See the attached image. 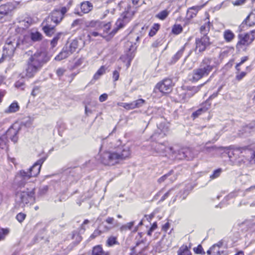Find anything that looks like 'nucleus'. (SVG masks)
<instances>
[{
    "instance_id": "nucleus-1",
    "label": "nucleus",
    "mask_w": 255,
    "mask_h": 255,
    "mask_svg": "<svg viewBox=\"0 0 255 255\" xmlns=\"http://www.w3.org/2000/svg\"><path fill=\"white\" fill-rule=\"evenodd\" d=\"M116 139H104L100 147V161L106 165L113 166L130 157V147L127 145L116 146Z\"/></svg>"
},
{
    "instance_id": "nucleus-2",
    "label": "nucleus",
    "mask_w": 255,
    "mask_h": 255,
    "mask_svg": "<svg viewBox=\"0 0 255 255\" xmlns=\"http://www.w3.org/2000/svg\"><path fill=\"white\" fill-rule=\"evenodd\" d=\"M50 60V57L45 52H36L32 55L27 61L25 70L21 74L23 78H31L42 68V66Z\"/></svg>"
},
{
    "instance_id": "nucleus-3",
    "label": "nucleus",
    "mask_w": 255,
    "mask_h": 255,
    "mask_svg": "<svg viewBox=\"0 0 255 255\" xmlns=\"http://www.w3.org/2000/svg\"><path fill=\"white\" fill-rule=\"evenodd\" d=\"M44 161L43 158L39 159L27 172L23 170H20L15 175L14 183L20 187H24L30 178L35 177L39 173Z\"/></svg>"
},
{
    "instance_id": "nucleus-4",
    "label": "nucleus",
    "mask_w": 255,
    "mask_h": 255,
    "mask_svg": "<svg viewBox=\"0 0 255 255\" xmlns=\"http://www.w3.org/2000/svg\"><path fill=\"white\" fill-rule=\"evenodd\" d=\"M214 67L212 60L210 58H205L201 62L200 67L193 70L192 80L197 81L202 78L207 76Z\"/></svg>"
},
{
    "instance_id": "nucleus-5",
    "label": "nucleus",
    "mask_w": 255,
    "mask_h": 255,
    "mask_svg": "<svg viewBox=\"0 0 255 255\" xmlns=\"http://www.w3.org/2000/svg\"><path fill=\"white\" fill-rule=\"evenodd\" d=\"M246 152V148L245 147H239L235 146L229 147L228 151V157L233 164L240 165L245 162V153Z\"/></svg>"
},
{
    "instance_id": "nucleus-6",
    "label": "nucleus",
    "mask_w": 255,
    "mask_h": 255,
    "mask_svg": "<svg viewBox=\"0 0 255 255\" xmlns=\"http://www.w3.org/2000/svg\"><path fill=\"white\" fill-rule=\"evenodd\" d=\"M33 188H26V190H20L17 192L16 200L21 207H24L28 204H31L34 202Z\"/></svg>"
},
{
    "instance_id": "nucleus-7",
    "label": "nucleus",
    "mask_w": 255,
    "mask_h": 255,
    "mask_svg": "<svg viewBox=\"0 0 255 255\" xmlns=\"http://www.w3.org/2000/svg\"><path fill=\"white\" fill-rule=\"evenodd\" d=\"M19 45L18 40L16 38H9L3 47L2 57L0 59V63L3 61L4 58H11L14 54L15 48Z\"/></svg>"
},
{
    "instance_id": "nucleus-8",
    "label": "nucleus",
    "mask_w": 255,
    "mask_h": 255,
    "mask_svg": "<svg viewBox=\"0 0 255 255\" xmlns=\"http://www.w3.org/2000/svg\"><path fill=\"white\" fill-rule=\"evenodd\" d=\"M240 40L237 44L236 48L238 50L243 48V46L250 45L255 38V29L252 30L250 33L245 34H240L239 36Z\"/></svg>"
},
{
    "instance_id": "nucleus-9",
    "label": "nucleus",
    "mask_w": 255,
    "mask_h": 255,
    "mask_svg": "<svg viewBox=\"0 0 255 255\" xmlns=\"http://www.w3.org/2000/svg\"><path fill=\"white\" fill-rule=\"evenodd\" d=\"M67 12L66 7H63L61 9L54 10L46 19L47 22H53L54 24L57 25L62 20L65 13Z\"/></svg>"
},
{
    "instance_id": "nucleus-10",
    "label": "nucleus",
    "mask_w": 255,
    "mask_h": 255,
    "mask_svg": "<svg viewBox=\"0 0 255 255\" xmlns=\"http://www.w3.org/2000/svg\"><path fill=\"white\" fill-rule=\"evenodd\" d=\"M195 50L202 52L210 45V38L208 36H203L201 38H197L195 40Z\"/></svg>"
},
{
    "instance_id": "nucleus-11",
    "label": "nucleus",
    "mask_w": 255,
    "mask_h": 255,
    "mask_svg": "<svg viewBox=\"0 0 255 255\" xmlns=\"http://www.w3.org/2000/svg\"><path fill=\"white\" fill-rule=\"evenodd\" d=\"M173 86L172 81L170 79H165L157 83L155 89H158L162 93H168L171 91Z\"/></svg>"
},
{
    "instance_id": "nucleus-12",
    "label": "nucleus",
    "mask_w": 255,
    "mask_h": 255,
    "mask_svg": "<svg viewBox=\"0 0 255 255\" xmlns=\"http://www.w3.org/2000/svg\"><path fill=\"white\" fill-rule=\"evenodd\" d=\"M145 103V100L142 99H138L130 103H117V105L122 107L128 110H132L141 107Z\"/></svg>"
},
{
    "instance_id": "nucleus-13",
    "label": "nucleus",
    "mask_w": 255,
    "mask_h": 255,
    "mask_svg": "<svg viewBox=\"0 0 255 255\" xmlns=\"http://www.w3.org/2000/svg\"><path fill=\"white\" fill-rule=\"evenodd\" d=\"M129 20L130 19L127 15H122L116 22V27L112 32L113 34L116 33L118 29L123 27Z\"/></svg>"
},
{
    "instance_id": "nucleus-14",
    "label": "nucleus",
    "mask_w": 255,
    "mask_h": 255,
    "mask_svg": "<svg viewBox=\"0 0 255 255\" xmlns=\"http://www.w3.org/2000/svg\"><path fill=\"white\" fill-rule=\"evenodd\" d=\"M42 24L43 25L42 29L47 35L51 36L54 33V28L56 25L52 24L51 22H47L46 20L43 22Z\"/></svg>"
},
{
    "instance_id": "nucleus-15",
    "label": "nucleus",
    "mask_w": 255,
    "mask_h": 255,
    "mask_svg": "<svg viewBox=\"0 0 255 255\" xmlns=\"http://www.w3.org/2000/svg\"><path fill=\"white\" fill-rule=\"evenodd\" d=\"M223 245V243L221 242H218L212 246L207 251L208 255H220L222 251L220 250V248Z\"/></svg>"
},
{
    "instance_id": "nucleus-16",
    "label": "nucleus",
    "mask_w": 255,
    "mask_h": 255,
    "mask_svg": "<svg viewBox=\"0 0 255 255\" xmlns=\"http://www.w3.org/2000/svg\"><path fill=\"white\" fill-rule=\"evenodd\" d=\"M112 229V227H108L105 225L104 226L103 230H100L99 227L96 229L93 234L89 237V240H92L95 239L96 237L100 236L102 234L109 232Z\"/></svg>"
},
{
    "instance_id": "nucleus-17",
    "label": "nucleus",
    "mask_w": 255,
    "mask_h": 255,
    "mask_svg": "<svg viewBox=\"0 0 255 255\" xmlns=\"http://www.w3.org/2000/svg\"><path fill=\"white\" fill-rule=\"evenodd\" d=\"M87 28H94L96 30L100 31L103 27V22L99 20H91L86 23Z\"/></svg>"
},
{
    "instance_id": "nucleus-18",
    "label": "nucleus",
    "mask_w": 255,
    "mask_h": 255,
    "mask_svg": "<svg viewBox=\"0 0 255 255\" xmlns=\"http://www.w3.org/2000/svg\"><path fill=\"white\" fill-rule=\"evenodd\" d=\"M205 23L202 25L200 28V32L203 35V36H207V34L210 31V27L212 25L209 21V18L208 16L205 19Z\"/></svg>"
},
{
    "instance_id": "nucleus-19",
    "label": "nucleus",
    "mask_w": 255,
    "mask_h": 255,
    "mask_svg": "<svg viewBox=\"0 0 255 255\" xmlns=\"http://www.w3.org/2000/svg\"><path fill=\"white\" fill-rule=\"evenodd\" d=\"M156 150L158 153H173L172 147H167L164 144L159 143L156 146Z\"/></svg>"
},
{
    "instance_id": "nucleus-20",
    "label": "nucleus",
    "mask_w": 255,
    "mask_h": 255,
    "mask_svg": "<svg viewBox=\"0 0 255 255\" xmlns=\"http://www.w3.org/2000/svg\"><path fill=\"white\" fill-rule=\"evenodd\" d=\"M201 8V6L199 5L194 6L189 8L187 12V16L190 18L195 17Z\"/></svg>"
},
{
    "instance_id": "nucleus-21",
    "label": "nucleus",
    "mask_w": 255,
    "mask_h": 255,
    "mask_svg": "<svg viewBox=\"0 0 255 255\" xmlns=\"http://www.w3.org/2000/svg\"><path fill=\"white\" fill-rule=\"evenodd\" d=\"M92 255H110V253L105 252L101 246L97 245L93 248Z\"/></svg>"
},
{
    "instance_id": "nucleus-22",
    "label": "nucleus",
    "mask_w": 255,
    "mask_h": 255,
    "mask_svg": "<svg viewBox=\"0 0 255 255\" xmlns=\"http://www.w3.org/2000/svg\"><path fill=\"white\" fill-rule=\"evenodd\" d=\"M235 35L230 29L225 30L223 32V37L227 42H231L234 39Z\"/></svg>"
},
{
    "instance_id": "nucleus-23",
    "label": "nucleus",
    "mask_w": 255,
    "mask_h": 255,
    "mask_svg": "<svg viewBox=\"0 0 255 255\" xmlns=\"http://www.w3.org/2000/svg\"><path fill=\"white\" fill-rule=\"evenodd\" d=\"M93 8V4L88 1H85L81 3V10L85 13L90 12Z\"/></svg>"
},
{
    "instance_id": "nucleus-24",
    "label": "nucleus",
    "mask_w": 255,
    "mask_h": 255,
    "mask_svg": "<svg viewBox=\"0 0 255 255\" xmlns=\"http://www.w3.org/2000/svg\"><path fill=\"white\" fill-rule=\"evenodd\" d=\"M19 109V107L17 102H13L9 106L4 110V113L6 114L13 113L17 112Z\"/></svg>"
},
{
    "instance_id": "nucleus-25",
    "label": "nucleus",
    "mask_w": 255,
    "mask_h": 255,
    "mask_svg": "<svg viewBox=\"0 0 255 255\" xmlns=\"http://www.w3.org/2000/svg\"><path fill=\"white\" fill-rule=\"evenodd\" d=\"M244 21L246 24L249 26H253L255 25V13H250Z\"/></svg>"
},
{
    "instance_id": "nucleus-26",
    "label": "nucleus",
    "mask_w": 255,
    "mask_h": 255,
    "mask_svg": "<svg viewBox=\"0 0 255 255\" xmlns=\"http://www.w3.org/2000/svg\"><path fill=\"white\" fill-rule=\"evenodd\" d=\"M177 255H192V253L189 248L186 245H182L178 250Z\"/></svg>"
},
{
    "instance_id": "nucleus-27",
    "label": "nucleus",
    "mask_w": 255,
    "mask_h": 255,
    "mask_svg": "<svg viewBox=\"0 0 255 255\" xmlns=\"http://www.w3.org/2000/svg\"><path fill=\"white\" fill-rule=\"evenodd\" d=\"M71 54V53H70V52L68 50L63 49L62 51L55 57V59L57 61H61L68 57Z\"/></svg>"
},
{
    "instance_id": "nucleus-28",
    "label": "nucleus",
    "mask_w": 255,
    "mask_h": 255,
    "mask_svg": "<svg viewBox=\"0 0 255 255\" xmlns=\"http://www.w3.org/2000/svg\"><path fill=\"white\" fill-rule=\"evenodd\" d=\"M119 244V243L117 240V238L113 236H111L109 237H108L106 243V245L109 247H112L114 245Z\"/></svg>"
},
{
    "instance_id": "nucleus-29",
    "label": "nucleus",
    "mask_w": 255,
    "mask_h": 255,
    "mask_svg": "<svg viewBox=\"0 0 255 255\" xmlns=\"http://www.w3.org/2000/svg\"><path fill=\"white\" fill-rule=\"evenodd\" d=\"M190 150L188 148H185L181 149L179 153V157H178L179 159H185L187 158L189 159V155L190 154Z\"/></svg>"
},
{
    "instance_id": "nucleus-30",
    "label": "nucleus",
    "mask_w": 255,
    "mask_h": 255,
    "mask_svg": "<svg viewBox=\"0 0 255 255\" xmlns=\"http://www.w3.org/2000/svg\"><path fill=\"white\" fill-rule=\"evenodd\" d=\"M169 12L170 11L167 9H164L156 14L155 17L160 20H163L168 16Z\"/></svg>"
},
{
    "instance_id": "nucleus-31",
    "label": "nucleus",
    "mask_w": 255,
    "mask_h": 255,
    "mask_svg": "<svg viewBox=\"0 0 255 255\" xmlns=\"http://www.w3.org/2000/svg\"><path fill=\"white\" fill-rule=\"evenodd\" d=\"M30 37L32 41H38L42 39V35L38 31L31 32L30 33Z\"/></svg>"
},
{
    "instance_id": "nucleus-32",
    "label": "nucleus",
    "mask_w": 255,
    "mask_h": 255,
    "mask_svg": "<svg viewBox=\"0 0 255 255\" xmlns=\"http://www.w3.org/2000/svg\"><path fill=\"white\" fill-rule=\"evenodd\" d=\"M78 46L79 41L77 39H74L71 42L69 47V49L68 50L70 52V53H72L76 50Z\"/></svg>"
},
{
    "instance_id": "nucleus-33",
    "label": "nucleus",
    "mask_w": 255,
    "mask_h": 255,
    "mask_svg": "<svg viewBox=\"0 0 255 255\" xmlns=\"http://www.w3.org/2000/svg\"><path fill=\"white\" fill-rule=\"evenodd\" d=\"M106 72V68L105 66H102L100 67V68L97 71V72L94 75L93 78L95 80H98L100 78V76L103 75Z\"/></svg>"
},
{
    "instance_id": "nucleus-34",
    "label": "nucleus",
    "mask_w": 255,
    "mask_h": 255,
    "mask_svg": "<svg viewBox=\"0 0 255 255\" xmlns=\"http://www.w3.org/2000/svg\"><path fill=\"white\" fill-rule=\"evenodd\" d=\"M9 233L8 229H0V241H3L5 239L6 236L8 235Z\"/></svg>"
},
{
    "instance_id": "nucleus-35",
    "label": "nucleus",
    "mask_w": 255,
    "mask_h": 255,
    "mask_svg": "<svg viewBox=\"0 0 255 255\" xmlns=\"http://www.w3.org/2000/svg\"><path fill=\"white\" fill-rule=\"evenodd\" d=\"M160 27V25L158 23H154L153 25L150 29V30L149 32V35L150 36H154L156 32L159 30Z\"/></svg>"
},
{
    "instance_id": "nucleus-36",
    "label": "nucleus",
    "mask_w": 255,
    "mask_h": 255,
    "mask_svg": "<svg viewBox=\"0 0 255 255\" xmlns=\"http://www.w3.org/2000/svg\"><path fill=\"white\" fill-rule=\"evenodd\" d=\"M17 133V130L14 129L13 128H9L7 131L8 134V133L13 134V135L11 138V139L14 142H16L17 140V137L16 136Z\"/></svg>"
},
{
    "instance_id": "nucleus-37",
    "label": "nucleus",
    "mask_w": 255,
    "mask_h": 255,
    "mask_svg": "<svg viewBox=\"0 0 255 255\" xmlns=\"http://www.w3.org/2000/svg\"><path fill=\"white\" fill-rule=\"evenodd\" d=\"M62 34V32H59L56 34V35L54 36V37L51 41V45L52 47H54L56 46L57 43V41L60 39L61 35Z\"/></svg>"
},
{
    "instance_id": "nucleus-38",
    "label": "nucleus",
    "mask_w": 255,
    "mask_h": 255,
    "mask_svg": "<svg viewBox=\"0 0 255 255\" xmlns=\"http://www.w3.org/2000/svg\"><path fill=\"white\" fill-rule=\"evenodd\" d=\"M184 49V48H182L174 55L172 58L174 62H176L182 56Z\"/></svg>"
},
{
    "instance_id": "nucleus-39",
    "label": "nucleus",
    "mask_w": 255,
    "mask_h": 255,
    "mask_svg": "<svg viewBox=\"0 0 255 255\" xmlns=\"http://www.w3.org/2000/svg\"><path fill=\"white\" fill-rule=\"evenodd\" d=\"M209 107H203L199 109H198L197 111H196L195 112L193 113V116L196 118L198 117L199 115H201L202 112H206L208 109Z\"/></svg>"
},
{
    "instance_id": "nucleus-40",
    "label": "nucleus",
    "mask_w": 255,
    "mask_h": 255,
    "mask_svg": "<svg viewBox=\"0 0 255 255\" xmlns=\"http://www.w3.org/2000/svg\"><path fill=\"white\" fill-rule=\"evenodd\" d=\"M115 220L113 217H108L105 220V222L109 224V227H112V229L115 227ZM108 227V226H107Z\"/></svg>"
},
{
    "instance_id": "nucleus-41",
    "label": "nucleus",
    "mask_w": 255,
    "mask_h": 255,
    "mask_svg": "<svg viewBox=\"0 0 255 255\" xmlns=\"http://www.w3.org/2000/svg\"><path fill=\"white\" fill-rule=\"evenodd\" d=\"M182 28L180 25H174L173 27L172 31L173 33L178 34L181 32Z\"/></svg>"
},
{
    "instance_id": "nucleus-42",
    "label": "nucleus",
    "mask_w": 255,
    "mask_h": 255,
    "mask_svg": "<svg viewBox=\"0 0 255 255\" xmlns=\"http://www.w3.org/2000/svg\"><path fill=\"white\" fill-rule=\"evenodd\" d=\"M222 172V169L219 168L215 170L213 173L210 175V178L215 179L218 177Z\"/></svg>"
},
{
    "instance_id": "nucleus-43",
    "label": "nucleus",
    "mask_w": 255,
    "mask_h": 255,
    "mask_svg": "<svg viewBox=\"0 0 255 255\" xmlns=\"http://www.w3.org/2000/svg\"><path fill=\"white\" fill-rule=\"evenodd\" d=\"M194 252L197 254L204 255L205 253L203 251V249L201 245H198L197 247L194 248L193 249Z\"/></svg>"
},
{
    "instance_id": "nucleus-44",
    "label": "nucleus",
    "mask_w": 255,
    "mask_h": 255,
    "mask_svg": "<svg viewBox=\"0 0 255 255\" xmlns=\"http://www.w3.org/2000/svg\"><path fill=\"white\" fill-rule=\"evenodd\" d=\"M133 224H134L133 222H131L128 223L127 224L123 226L121 228V230H127V229L130 230L131 229L132 227L133 226Z\"/></svg>"
},
{
    "instance_id": "nucleus-45",
    "label": "nucleus",
    "mask_w": 255,
    "mask_h": 255,
    "mask_svg": "<svg viewBox=\"0 0 255 255\" xmlns=\"http://www.w3.org/2000/svg\"><path fill=\"white\" fill-rule=\"evenodd\" d=\"M167 241V239L166 238H163L160 241V244L164 246L163 248L164 249H167L171 245L170 242L168 243V244H166Z\"/></svg>"
},
{
    "instance_id": "nucleus-46",
    "label": "nucleus",
    "mask_w": 255,
    "mask_h": 255,
    "mask_svg": "<svg viewBox=\"0 0 255 255\" xmlns=\"http://www.w3.org/2000/svg\"><path fill=\"white\" fill-rule=\"evenodd\" d=\"M25 217L26 215L25 214L19 213L17 215L16 218L19 222L21 223L25 219Z\"/></svg>"
},
{
    "instance_id": "nucleus-47",
    "label": "nucleus",
    "mask_w": 255,
    "mask_h": 255,
    "mask_svg": "<svg viewBox=\"0 0 255 255\" xmlns=\"http://www.w3.org/2000/svg\"><path fill=\"white\" fill-rule=\"evenodd\" d=\"M171 175V172L165 174L158 179V182L161 183L164 182L169 176Z\"/></svg>"
},
{
    "instance_id": "nucleus-48",
    "label": "nucleus",
    "mask_w": 255,
    "mask_h": 255,
    "mask_svg": "<svg viewBox=\"0 0 255 255\" xmlns=\"http://www.w3.org/2000/svg\"><path fill=\"white\" fill-rule=\"evenodd\" d=\"M6 145V138L4 136L0 137V148H4Z\"/></svg>"
},
{
    "instance_id": "nucleus-49",
    "label": "nucleus",
    "mask_w": 255,
    "mask_h": 255,
    "mask_svg": "<svg viewBox=\"0 0 255 255\" xmlns=\"http://www.w3.org/2000/svg\"><path fill=\"white\" fill-rule=\"evenodd\" d=\"M238 194L237 191H234V192L230 193L229 195H228L226 196V198L227 200H228L230 199L235 198L236 197H237L238 196Z\"/></svg>"
},
{
    "instance_id": "nucleus-50",
    "label": "nucleus",
    "mask_w": 255,
    "mask_h": 255,
    "mask_svg": "<svg viewBox=\"0 0 255 255\" xmlns=\"http://www.w3.org/2000/svg\"><path fill=\"white\" fill-rule=\"evenodd\" d=\"M94 36L97 37L98 36H102L101 34H100L99 32V31H91L89 34L88 35V37L90 38L91 36Z\"/></svg>"
},
{
    "instance_id": "nucleus-51",
    "label": "nucleus",
    "mask_w": 255,
    "mask_h": 255,
    "mask_svg": "<svg viewBox=\"0 0 255 255\" xmlns=\"http://www.w3.org/2000/svg\"><path fill=\"white\" fill-rule=\"evenodd\" d=\"M157 228V224L156 223H153L152 226L150 227L149 230L147 232V235L151 236L152 232Z\"/></svg>"
},
{
    "instance_id": "nucleus-52",
    "label": "nucleus",
    "mask_w": 255,
    "mask_h": 255,
    "mask_svg": "<svg viewBox=\"0 0 255 255\" xmlns=\"http://www.w3.org/2000/svg\"><path fill=\"white\" fill-rule=\"evenodd\" d=\"M103 26L102 28H103L104 31H105L106 33H108L109 30L110 29L111 27V23L110 22L107 23L106 24H104L103 23Z\"/></svg>"
},
{
    "instance_id": "nucleus-53",
    "label": "nucleus",
    "mask_w": 255,
    "mask_h": 255,
    "mask_svg": "<svg viewBox=\"0 0 255 255\" xmlns=\"http://www.w3.org/2000/svg\"><path fill=\"white\" fill-rule=\"evenodd\" d=\"M89 222L90 221L88 220H85L81 226L80 231L82 232V231H83V232H84L86 230L85 225L89 223Z\"/></svg>"
},
{
    "instance_id": "nucleus-54",
    "label": "nucleus",
    "mask_w": 255,
    "mask_h": 255,
    "mask_svg": "<svg viewBox=\"0 0 255 255\" xmlns=\"http://www.w3.org/2000/svg\"><path fill=\"white\" fill-rule=\"evenodd\" d=\"M72 238L73 239H74L75 238L77 243H79L82 240L81 236H80L79 234L77 233L73 234Z\"/></svg>"
},
{
    "instance_id": "nucleus-55",
    "label": "nucleus",
    "mask_w": 255,
    "mask_h": 255,
    "mask_svg": "<svg viewBox=\"0 0 255 255\" xmlns=\"http://www.w3.org/2000/svg\"><path fill=\"white\" fill-rule=\"evenodd\" d=\"M172 191V189H170L168 192H167L165 194H164V195L161 197L159 202H162L165 199H166L168 197V196L169 195V194H170V193Z\"/></svg>"
},
{
    "instance_id": "nucleus-56",
    "label": "nucleus",
    "mask_w": 255,
    "mask_h": 255,
    "mask_svg": "<svg viewBox=\"0 0 255 255\" xmlns=\"http://www.w3.org/2000/svg\"><path fill=\"white\" fill-rule=\"evenodd\" d=\"M113 78L114 81H116L119 79V72L118 71L115 70L113 72Z\"/></svg>"
},
{
    "instance_id": "nucleus-57",
    "label": "nucleus",
    "mask_w": 255,
    "mask_h": 255,
    "mask_svg": "<svg viewBox=\"0 0 255 255\" xmlns=\"http://www.w3.org/2000/svg\"><path fill=\"white\" fill-rule=\"evenodd\" d=\"M246 72H242L240 74H239L236 76V79L238 80V81H240L241 79H242L246 76Z\"/></svg>"
},
{
    "instance_id": "nucleus-58",
    "label": "nucleus",
    "mask_w": 255,
    "mask_h": 255,
    "mask_svg": "<svg viewBox=\"0 0 255 255\" xmlns=\"http://www.w3.org/2000/svg\"><path fill=\"white\" fill-rule=\"evenodd\" d=\"M65 72V70L63 68H59L56 71V74L59 77L62 76L64 72Z\"/></svg>"
},
{
    "instance_id": "nucleus-59",
    "label": "nucleus",
    "mask_w": 255,
    "mask_h": 255,
    "mask_svg": "<svg viewBox=\"0 0 255 255\" xmlns=\"http://www.w3.org/2000/svg\"><path fill=\"white\" fill-rule=\"evenodd\" d=\"M108 98V95L107 94H103L101 95L99 97V101L101 102L105 101Z\"/></svg>"
},
{
    "instance_id": "nucleus-60",
    "label": "nucleus",
    "mask_w": 255,
    "mask_h": 255,
    "mask_svg": "<svg viewBox=\"0 0 255 255\" xmlns=\"http://www.w3.org/2000/svg\"><path fill=\"white\" fill-rule=\"evenodd\" d=\"M245 1L246 0H236L233 2V3L234 5H241L244 4Z\"/></svg>"
},
{
    "instance_id": "nucleus-61",
    "label": "nucleus",
    "mask_w": 255,
    "mask_h": 255,
    "mask_svg": "<svg viewBox=\"0 0 255 255\" xmlns=\"http://www.w3.org/2000/svg\"><path fill=\"white\" fill-rule=\"evenodd\" d=\"M248 57L247 56H245L244 57H242L241 59V61L240 63L237 64L236 68H238L240 65H241L242 64H243L245 62H246L247 60H248Z\"/></svg>"
},
{
    "instance_id": "nucleus-62",
    "label": "nucleus",
    "mask_w": 255,
    "mask_h": 255,
    "mask_svg": "<svg viewBox=\"0 0 255 255\" xmlns=\"http://www.w3.org/2000/svg\"><path fill=\"white\" fill-rule=\"evenodd\" d=\"M23 85H24L23 82H21V81H17L15 84V86L18 88L22 89V87L23 86Z\"/></svg>"
},
{
    "instance_id": "nucleus-63",
    "label": "nucleus",
    "mask_w": 255,
    "mask_h": 255,
    "mask_svg": "<svg viewBox=\"0 0 255 255\" xmlns=\"http://www.w3.org/2000/svg\"><path fill=\"white\" fill-rule=\"evenodd\" d=\"M81 22H82L81 19H76V20H74L73 21V22L72 23V26L75 27V26H78L81 23Z\"/></svg>"
},
{
    "instance_id": "nucleus-64",
    "label": "nucleus",
    "mask_w": 255,
    "mask_h": 255,
    "mask_svg": "<svg viewBox=\"0 0 255 255\" xmlns=\"http://www.w3.org/2000/svg\"><path fill=\"white\" fill-rule=\"evenodd\" d=\"M161 44V41L156 40L152 44V46L153 47H157L158 46L160 45Z\"/></svg>"
}]
</instances>
